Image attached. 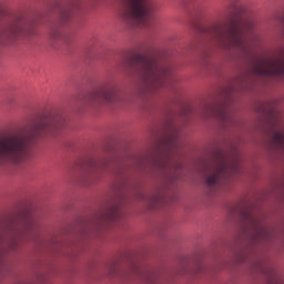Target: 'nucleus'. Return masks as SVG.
<instances>
[{
    "instance_id": "nucleus-19",
    "label": "nucleus",
    "mask_w": 284,
    "mask_h": 284,
    "mask_svg": "<svg viewBox=\"0 0 284 284\" xmlns=\"http://www.w3.org/2000/svg\"><path fill=\"white\" fill-rule=\"evenodd\" d=\"M142 277L144 278V281H152V275L148 271L142 273Z\"/></svg>"
},
{
    "instance_id": "nucleus-18",
    "label": "nucleus",
    "mask_w": 284,
    "mask_h": 284,
    "mask_svg": "<svg viewBox=\"0 0 284 284\" xmlns=\"http://www.w3.org/2000/svg\"><path fill=\"white\" fill-rule=\"evenodd\" d=\"M273 141L276 145L283 146L284 145V133L281 131H275L273 134Z\"/></svg>"
},
{
    "instance_id": "nucleus-2",
    "label": "nucleus",
    "mask_w": 284,
    "mask_h": 284,
    "mask_svg": "<svg viewBox=\"0 0 284 284\" xmlns=\"http://www.w3.org/2000/svg\"><path fill=\"white\" fill-rule=\"evenodd\" d=\"M209 34L213 43L222 50H232L233 48L242 54H250L252 50L245 29H242L234 19V11L225 13L220 21L214 23L210 28Z\"/></svg>"
},
{
    "instance_id": "nucleus-14",
    "label": "nucleus",
    "mask_w": 284,
    "mask_h": 284,
    "mask_svg": "<svg viewBox=\"0 0 284 284\" xmlns=\"http://www.w3.org/2000/svg\"><path fill=\"white\" fill-rule=\"evenodd\" d=\"M81 8V2L79 0H72L69 4L68 10L62 12L61 19L62 23H67V21L72 17V12L74 10H79Z\"/></svg>"
},
{
    "instance_id": "nucleus-5",
    "label": "nucleus",
    "mask_w": 284,
    "mask_h": 284,
    "mask_svg": "<svg viewBox=\"0 0 284 284\" xmlns=\"http://www.w3.org/2000/svg\"><path fill=\"white\" fill-rule=\"evenodd\" d=\"M240 172L241 162L239 161V158L233 161L221 158V160L211 166V172L205 180L206 186L212 194H214L219 187H222V185H227V183H230V179Z\"/></svg>"
},
{
    "instance_id": "nucleus-3",
    "label": "nucleus",
    "mask_w": 284,
    "mask_h": 284,
    "mask_svg": "<svg viewBox=\"0 0 284 284\" xmlns=\"http://www.w3.org/2000/svg\"><path fill=\"white\" fill-rule=\"evenodd\" d=\"M130 65L135 77L143 81L149 90H159L165 87V81L172 79V67L156 55L136 54Z\"/></svg>"
},
{
    "instance_id": "nucleus-17",
    "label": "nucleus",
    "mask_w": 284,
    "mask_h": 284,
    "mask_svg": "<svg viewBox=\"0 0 284 284\" xmlns=\"http://www.w3.org/2000/svg\"><path fill=\"white\" fill-rule=\"evenodd\" d=\"M50 34L53 41H59V39H63V32L58 27H52Z\"/></svg>"
},
{
    "instance_id": "nucleus-6",
    "label": "nucleus",
    "mask_w": 284,
    "mask_h": 284,
    "mask_svg": "<svg viewBox=\"0 0 284 284\" xmlns=\"http://www.w3.org/2000/svg\"><path fill=\"white\" fill-rule=\"evenodd\" d=\"M183 145V140L181 139L179 129H169L166 136L162 141L160 162V168H162V170H174V172L183 170V164L174 161L181 153Z\"/></svg>"
},
{
    "instance_id": "nucleus-13",
    "label": "nucleus",
    "mask_w": 284,
    "mask_h": 284,
    "mask_svg": "<svg viewBox=\"0 0 284 284\" xmlns=\"http://www.w3.org/2000/svg\"><path fill=\"white\" fill-rule=\"evenodd\" d=\"M214 114L221 123H232V111H230L227 104H221Z\"/></svg>"
},
{
    "instance_id": "nucleus-20",
    "label": "nucleus",
    "mask_w": 284,
    "mask_h": 284,
    "mask_svg": "<svg viewBox=\"0 0 284 284\" xmlns=\"http://www.w3.org/2000/svg\"><path fill=\"white\" fill-rule=\"evenodd\" d=\"M255 267H256V270H257L258 272H261V263H260V262H257V263L255 264Z\"/></svg>"
},
{
    "instance_id": "nucleus-16",
    "label": "nucleus",
    "mask_w": 284,
    "mask_h": 284,
    "mask_svg": "<svg viewBox=\"0 0 284 284\" xmlns=\"http://www.w3.org/2000/svg\"><path fill=\"white\" fill-rule=\"evenodd\" d=\"M106 169H108V163L105 162L91 161V163L89 164L90 172H97V170H106Z\"/></svg>"
},
{
    "instance_id": "nucleus-9",
    "label": "nucleus",
    "mask_w": 284,
    "mask_h": 284,
    "mask_svg": "<svg viewBox=\"0 0 284 284\" xmlns=\"http://www.w3.org/2000/svg\"><path fill=\"white\" fill-rule=\"evenodd\" d=\"M28 21L19 16L13 18L0 27V43L3 41H14L20 34H28L26 30Z\"/></svg>"
},
{
    "instance_id": "nucleus-10",
    "label": "nucleus",
    "mask_w": 284,
    "mask_h": 284,
    "mask_svg": "<svg viewBox=\"0 0 284 284\" xmlns=\"http://www.w3.org/2000/svg\"><path fill=\"white\" fill-rule=\"evenodd\" d=\"M243 220H244V231L246 232V234H250L253 239V241H261V239H263V236H265V234L267 233V231H265V227H263V225L261 224V217H258L257 215H254L250 212H245L243 214Z\"/></svg>"
},
{
    "instance_id": "nucleus-15",
    "label": "nucleus",
    "mask_w": 284,
    "mask_h": 284,
    "mask_svg": "<svg viewBox=\"0 0 284 284\" xmlns=\"http://www.w3.org/2000/svg\"><path fill=\"white\" fill-rule=\"evenodd\" d=\"M263 273L266 274L270 284H281V277L276 270L272 268V266H267L263 270Z\"/></svg>"
},
{
    "instance_id": "nucleus-11",
    "label": "nucleus",
    "mask_w": 284,
    "mask_h": 284,
    "mask_svg": "<svg viewBox=\"0 0 284 284\" xmlns=\"http://www.w3.org/2000/svg\"><path fill=\"white\" fill-rule=\"evenodd\" d=\"M37 221L29 219L23 226L16 232L14 237L8 243L9 250H17L19 241H30L37 234Z\"/></svg>"
},
{
    "instance_id": "nucleus-12",
    "label": "nucleus",
    "mask_w": 284,
    "mask_h": 284,
    "mask_svg": "<svg viewBox=\"0 0 284 284\" xmlns=\"http://www.w3.org/2000/svg\"><path fill=\"white\" fill-rule=\"evenodd\" d=\"M102 221H109L110 223H116L121 219V206L113 204L106 209V212L101 215Z\"/></svg>"
},
{
    "instance_id": "nucleus-7",
    "label": "nucleus",
    "mask_w": 284,
    "mask_h": 284,
    "mask_svg": "<svg viewBox=\"0 0 284 284\" xmlns=\"http://www.w3.org/2000/svg\"><path fill=\"white\" fill-rule=\"evenodd\" d=\"M122 97L123 93H121V89H119L114 81H108L98 90L89 92L84 97L82 103H84V105H90L91 108H98V105H102V103H121Z\"/></svg>"
},
{
    "instance_id": "nucleus-8",
    "label": "nucleus",
    "mask_w": 284,
    "mask_h": 284,
    "mask_svg": "<svg viewBox=\"0 0 284 284\" xmlns=\"http://www.w3.org/2000/svg\"><path fill=\"white\" fill-rule=\"evenodd\" d=\"M252 68L257 77H284V49L273 59L255 58Z\"/></svg>"
},
{
    "instance_id": "nucleus-4",
    "label": "nucleus",
    "mask_w": 284,
    "mask_h": 284,
    "mask_svg": "<svg viewBox=\"0 0 284 284\" xmlns=\"http://www.w3.org/2000/svg\"><path fill=\"white\" fill-rule=\"evenodd\" d=\"M118 14L126 28H143L159 12L156 0H116Z\"/></svg>"
},
{
    "instance_id": "nucleus-1",
    "label": "nucleus",
    "mask_w": 284,
    "mask_h": 284,
    "mask_svg": "<svg viewBox=\"0 0 284 284\" xmlns=\"http://www.w3.org/2000/svg\"><path fill=\"white\" fill-rule=\"evenodd\" d=\"M65 126V116L61 113H50L34 118L24 130L0 135V161L23 163L30 156L37 139L54 136L55 132Z\"/></svg>"
},
{
    "instance_id": "nucleus-21",
    "label": "nucleus",
    "mask_w": 284,
    "mask_h": 284,
    "mask_svg": "<svg viewBox=\"0 0 284 284\" xmlns=\"http://www.w3.org/2000/svg\"><path fill=\"white\" fill-rule=\"evenodd\" d=\"M154 202H155V203H159V197H155Z\"/></svg>"
}]
</instances>
